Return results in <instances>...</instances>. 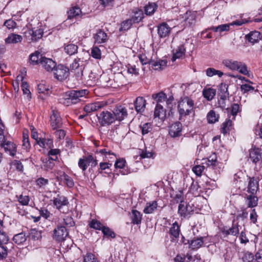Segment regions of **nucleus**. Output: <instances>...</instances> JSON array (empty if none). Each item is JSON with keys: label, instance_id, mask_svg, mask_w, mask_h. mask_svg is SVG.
Returning a JSON list of instances; mask_svg holds the SVG:
<instances>
[{"label": "nucleus", "instance_id": "10", "mask_svg": "<svg viewBox=\"0 0 262 262\" xmlns=\"http://www.w3.org/2000/svg\"><path fill=\"white\" fill-rule=\"evenodd\" d=\"M239 227L238 223H235V220L233 221L232 226L230 228L227 227H224L221 229L222 233L225 236L233 235L237 236L239 234Z\"/></svg>", "mask_w": 262, "mask_h": 262}, {"label": "nucleus", "instance_id": "38", "mask_svg": "<svg viewBox=\"0 0 262 262\" xmlns=\"http://www.w3.org/2000/svg\"><path fill=\"white\" fill-rule=\"evenodd\" d=\"M157 8V5L155 3H149L144 7L145 13L147 15H151L154 14Z\"/></svg>", "mask_w": 262, "mask_h": 262}, {"label": "nucleus", "instance_id": "21", "mask_svg": "<svg viewBox=\"0 0 262 262\" xmlns=\"http://www.w3.org/2000/svg\"><path fill=\"white\" fill-rule=\"evenodd\" d=\"M23 40V37L18 34L10 33L8 37L5 38V41L6 43H17L20 42Z\"/></svg>", "mask_w": 262, "mask_h": 262}, {"label": "nucleus", "instance_id": "2", "mask_svg": "<svg viewBox=\"0 0 262 262\" xmlns=\"http://www.w3.org/2000/svg\"><path fill=\"white\" fill-rule=\"evenodd\" d=\"M88 93V92L86 90L68 91L66 93L67 98L64 99V101L62 103L67 105H69L71 103L76 104L80 100V98L81 97L85 96Z\"/></svg>", "mask_w": 262, "mask_h": 262}, {"label": "nucleus", "instance_id": "54", "mask_svg": "<svg viewBox=\"0 0 262 262\" xmlns=\"http://www.w3.org/2000/svg\"><path fill=\"white\" fill-rule=\"evenodd\" d=\"M205 169V166L203 165H195L192 168L193 172L198 176H201Z\"/></svg>", "mask_w": 262, "mask_h": 262}, {"label": "nucleus", "instance_id": "51", "mask_svg": "<svg viewBox=\"0 0 262 262\" xmlns=\"http://www.w3.org/2000/svg\"><path fill=\"white\" fill-rule=\"evenodd\" d=\"M242 260L243 262H255L253 255L249 252L244 254Z\"/></svg>", "mask_w": 262, "mask_h": 262}, {"label": "nucleus", "instance_id": "18", "mask_svg": "<svg viewBox=\"0 0 262 262\" xmlns=\"http://www.w3.org/2000/svg\"><path fill=\"white\" fill-rule=\"evenodd\" d=\"M169 233L170 235L171 238H172V240H174V238L177 239L179 237L180 234V227L177 222H175L172 224V226L169 228Z\"/></svg>", "mask_w": 262, "mask_h": 262}, {"label": "nucleus", "instance_id": "12", "mask_svg": "<svg viewBox=\"0 0 262 262\" xmlns=\"http://www.w3.org/2000/svg\"><path fill=\"white\" fill-rule=\"evenodd\" d=\"M106 105V103L103 101H98L86 105L84 107V111L87 114L96 111L104 107Z\"/></svg>", "mask_w": 262, "mask_h": 262}, {"label": "nucleus", "instance_id": "25", "mask_svg": "<svg viewBox=\"0 0 262 262\" xmlns=\"http://www.w3.org/2000/svg\"><path fill=\"white\" fill-rule=\"evenodd\" d=\"M245 38L249 42L254 44L260 39V33L258 31H252L246 35Z\"/></svg>", "mask_w": 262, "mask_h": 262}, {"label": "nucleus", "instance_id": "23", "mask_svg": "<svg viewBox=\"0 0 262 262\" xmlns=\"http://www.w3.org/2000/svg\"><path fill=\"white\" fill-rule=\"evenodd\" d=\"M133 13L134 15L130 19L133 21V23H138L144 18V13L141 9L135 8L133 10Z\"/></svg>", "mask_w": 262, "mask_h": 262}, {"label": "nucleus", "instance_id": "53", "mask_svg": "<svg viewBox=\"0 0 262 262\" xmlns=\"http://www.w3.org/2000/svg\"><path fill=\"white\" fill-rule=\"evenodd\" d=\"M89 225L91 228L96 230H102V228L103 227L100 222L95 220H92L89 224Z\"/></svg>", "mask_w": 262, "mask_h": 262}, {"label": "nucleus", "instance_id": "45", "mask_svg": "<svg viewBox=\"0 0 262 262\" xmlns=\"http://www.w3.org/2000/svg\"><path fill=\"white\" fill-rule=\"evenodd\" d=\"M42 57V55L38 52H35L30 55V60L31 62L33 64H36L38 63H40V57Z\"/></svg>", "mask_w": 262, "mask_h": 262}, {"label": "nucleus", "instance_id": "5", "mask_svg": "<svg viewBox=\"0 0 262 262\" xmlns=\"http://www.w3.org/2000/svg\"><path fill=\"white\" fill-rule=\"evenodd\" d=\"M69 233L67 229L63 226H57L53 230V238L57 242H62L65 240Z\"/></svg>", "mask_w": 262, "mask_h": 262}, {"label": "nucleus", "instance_id": "19", "mask_svg": "<svg viewBox=\"0 0 262 262\" xmlns=\"http://www.w3.org/2000/svg\"><path fill=\"white\" fill-rule=\"evenodd\" d=\"M166 110L163 106L161 104H157L154 111L155 118H158L163 121L166 117Z\"/></svg>", "mask_w": 262, "mask_h": 262}, {"label": "nucleus", "instance_id": "29", "mask_svg": "<svg viewBox=\"0 0 262 262\" xmlns=\"http://www.w3.org/2000/svg\"><path fill=\"white\" fill-rule=\"evenodd\" d=\"M130 216L132 222L134 224L138 225L141 223L142 214L139 211L136 210H133L132 213L130 214Z\"/></svg>", "mask_w": 262, "mask_h": 262}, {"label": "nucleus", "instance_id": "49", "mask_svg": "<svg viewBox=\"0 0 262 262\" xmlns=\"http://www.w3.org/2000/svg\"><path fill=\"white\" fill-rule=\"evenodd\" d=\"M91 56L96 59H100L101 53L100 49L97 47H94L91 49Z\"/></svg>", "mask_w": 262, "mask_h": 262}, {"label": "nucleus", "instance_id": "4", "mask_svg": "<svg viewBox=\"0 0 262 262\" xmlns=\"http://www.w3.org/2000/svg\"><path fill=\"white\" fill-rule=\"evenodd\" d=\"M53 73L55 78L60 81L66 80L70 75L69 69L62 64L56 66Z\"/></svg>", "mask_w": 262, "mask_h": 262}, {"label": "nucleus", "instance_id": "47", "mask_svg": "<svg viewBox=\"0 0 262 262\" xmlns=\"http://www.w3.org/2000/svg\"><path fill=\"white\" fill-rule=\"evenodd\" d=\"M188 211V207L187 205H185L184 202H181V203L179 205L178 207V213L181 216H186V213Z\"/></svg>", "mask_w": 262, "mask_h": 262}, {"label": "nucleus", "instance_id": "44", "mask_svg": "<svg viewBox=\"0 0 262 262\" xmlns=\"http://www.w3.org/2000/svg\"><path fill=\"white\" fill-rule=\"evenodd\" d=\"M207 120L209 123H214L218 121L219 115L213 111H210L207 114Z\"/></svg>", "mask_w": 262, "mask_h": 262}, {"label": "nucleus", "instance_id": "17", "mask_svg": "<svg viewBox=\"0 0 262 262\" xmlns=\"http://www.w3.org/2000/svg\"><path fill=\"white\" fill-rule=\"evenodd\" d=\"M146 102L143 97H138L134 101L135 108L138 113H143L145 108Z\"/></svg>", "mask_w": 262, "mask_h": 262}, {"label": "nucleus", "instance_id": "43", "mask_svg": "<svg viewBox=\"0 0 262 262\" xmlns=\"http://www.w3.org/2000/svg\"><path fill=\"white\" fill-rule=\"evenodd\" d=\"M32 36V40L36 41L42 37L43 31L41 29L32 30L29 33Z\"/></svg>", "mask_w": 262, "mask_h": 262}, {"label": "nucleus", "instance_id": "63", "mask_svg": "<svg viewBox=\"0 0 262 262\" xmlns=\"http://www.w3.org/2000/svg\"><path fill=\"white\" fill-rule=\"evenodd\" d=\"M248 213L246 209H243L241 211L238 212L236 216V220H238L240 219L244 220L246 219L248 216Z\"/></svg>", "mask_w": 262, "mask_h": 262}, {"label": "nucleus", "instance_id": "52", "mask_svg": "<svg viewBox=\"0 0 262 262\" xmlns=\"http://www.w3.org/2000/svg\"><path fill=\"white\" fill-rule=\"evenodd\" d=\"M9 241V237L7 234L2 230H0V244H6Z\"/></svg>", "mask_w": 262, "mask_h": 262}, {"label": "nucleus", "instance_id": "50", "mask_svg": "<svg viewBox=\"0 0 262 262\" xmlns=\"http://www.w3.org/2000/svg\"><path fill=\"white\" fill-rule=\"evenodd\" d=\"M236 70L238 71L240 73L245 75H247L249 73L246 65L242 62L239 61V64H238Z\"/></svg>", "mask_w": 262, "mask_h": 262}, {"label": "nucleus", "instance_id": "57", "mask_svg": "<svg viewBox=\"0 0 262 262\" xmlns=\"http://www.w3.org/2000/svg\"><path fill=\"white\" fill-rule=\"evenodd\" d=\"M18 201L22 205H27L30 201V198L28 195H20L18 197Z\"/></svg>", "mask_w": 262, "mask_h": 262}, {"label": "nucleus", "instance_id": "30", "mask_svg": "<svg viewBox=\"0 0 262 262\" xmlns=\"http://www.w3.org/2000/svg\"><path fill=\"white\" fill-rule=\"evenodd\" d=\"M261 158V154L258 149H252L250 151L249 159L253 163L256 164Z\"/></svg>", "mask_w": 262, "mask_h": 262}, {"label": "nucleus", "instance_id": "31", "mask_svg": "<svg viewBox=\"0 0 262 262\" xmlns=\"http://www.w3.org/2000/svg\"><path fill=\"white\" fill-rule=\"evenodd\" d=\"M185 48L184 45H180L176 50V52L173 53L172 57V61H175L177 59L180 58L184 55L185 53Z\"/></svg>", "mask_w": 262, "mask_h": 262}, {"label": "nucleus", "instance_id": "42", "mask_svg": "<svg viewBox=\"0 0 262 262\" xmlns=\"http://www.w3.org/2000/svg\"><path fill=\"white\" fill-rule=\"evenodd\" d=\"M228 113H230L232 116V119H234L237 113L240 111V106L237 103H233L231 105V108L227 109Z\"/></svg>", "mask_w": 262, "mask_h": 262}, {"label": "nucleus", "instance_id": "7", "mask_svg": "<svg viewBox=\"0 0 262 262\" xmlns=\"http://www.w3.org/2000/svg\"><path fill=\"white\" fill-rule=\"evenodd\" d=\"M50 124L53 130L59 128L62 126V119L57 110H53L52 111V114L50 116Z\"/></svg>", "mask_w": 262, "mask_h": 262}, {"label": "nucleus", "instance_id": "36", "mask_svg": "<svg viewBox=\"0 0 262 262\" xmlns=\"http://www.w3.org/2000/svg\"><path fill=\"white\" fill-rule=\"evenodd\" d=\"M152 98L157 102V104H160V103L165 101L167 96L164 92H160L158 93L152 94Z\"/></svg>", "mask_w": 262, "mask_h": 262}, {"label": "nucleus", "instance_id": "9", "mask_svg": "<svg viewBox=\"0 0 262 262\" xmlns=\"http://www.w3.org/2000/svg\"><path fill=\"white\" fill-rule=\"evenodd\" d=\"M113 116L115 120L121 121L126 118L127 116V111L126 108L122 105L116 106L113 111Z\"/></svg>", "mask_w": 262, "mask_h": 262}, {"label": "nucleus", "instance_id": "46", "mask_svg": "<svg viewBox=\"0 0 262 262\" xmlns=\"http://www.w3.org/2000/svg\"><path fill=\"white\" fill-rule=\"evenodd\" d=\"M133 23L130 19H126L121 24V27L119 29L120 31H127L129 29Z\"/></svg>", "mask_w": 262, "mask_h": 262}, {"label": "nucleus", "instance_id": "1", "mask_svg": "<svg viewBox=\"0 0 262 262\" xmlns=\"http://www.w3.org/2000/svg\"><path fill=\"white\" fill-rule=\"evenodd\" d=\"M177 108L179 115V120H185L187 116L194 112V101L187 96L181 98L178 102Z\"/></svg>", "mask_w": 262, "mask_h": 262}, {"label": "nucleus", "instance_id": "15", "mask_svg": "<svg viewBox=\"0 0 262 262\" xmlns=\"http://www.w3.org/2000/svg\"><path fill=\"white\" fill-rule=\"evenodd\" d=\"M91 161H93L94 166L97 165V161L94 159L92 155H89L84 159L80 158L78 161V166L84 171L86 169L88 165Z\"/></svg>", "mask_w": 262, "mask_h": 262}, {"label": "nucleus", "instance_id": "64", "mask_svg": "<svg viewBox=\"0 0 262 262\" xmlns=\"http://www.w3.org/2000/svg\"><path fill=\"white\" fill-rule=\"evenodd\" d=\"M64 223L66 225L72 227L74 225L75 223L73 218L70 216H67L63 219Z\"/></svg>", "mask_w": 262, "mask_h": 262}, {"label": "nucleus", "instance_id": "6", "mask_svg": "<svg viewBox=\"0 0 262 262\" xmlns=\"http://www.w3.org/2000/svg\"><path fill=\"white\" fill-rule=\"evenodd\" d=\"M99 123L102 126L110 125L115 121L113 115L108 111L102 112L98 116Z\"/></svg>", "mask_w": 262, "mask_h": 262}, {"label": "nucleus", "instance_id": "13", "mask_svg": "<svg viewBox=\"0 0 262 262\" xmlns=\"http://www.w3.org/2000/svg\"><path fill=\"white\" fill-rule=\"evenodd\" d=\"M171 28L166 23H162L158 26V34L160 38L169 36Z\"/></svg>", "mask_w": 262, "mask_h": 262}, {"label": "nucleus", "instance_id": "24", "mask_svg": "<svg viewBox=\"0 0 262 262\" xmlns=\"http://www.w3.org/2000/svg\"><path fill=\"white\" fill-rule=\"evenodd\" d=\"M223 65L231 70H236L237 69L239 61L230 59H225L222 61Z\"/></svg>", "mask_w": 262, "mask_h": 262}, {"label": "nucleus", "instance_id": "58", "mask_svg": "<svg viewBox=\"0 0 262 262\" xmlns=\"http://www.w3.org/2000/svg\"><path fill=\"white\" fill-rule=\"evenodd\" d=\"M141 128H142V134L145 135L151 131L152 125L149 123H146L143 125Z\"/></svg>", "mask_w": 262, "mask_h": 262}, {"label": "nucleus", "instance_id": "56", "mask_svg": "<svg viewBox=\"0 0 262 262\" xmlns=\"http://www.w3.org/2000/svg\"><path fill=\"white\" fill-rule=\"evenodd\" d=\"M232 125V121L231 120H228L223 123L222 127L221 128V132L223 134H226L228 130L229 129L230 127Z\"/></svg>", "mask_w": 262, "mask_h": 262}, {"label": "nucleus", "instance_id": "14", "mask_svg": "<svg viewBox=\"0 0 262 262\" xmlns=\"http://www.w3.org/2000/svg\"><path fill=\"white\" fill-rule=\"evenodd\" d=\"M40 64L47 71H53L56 67V63L52 59L45 57H41L40 59Z\"/></svg>", "mask_w": 262, "mask_h": 262}, {"label": "nucleus", "instance_id": "55", "mask_svg": "<svg viewBox=\"0 0 262 262\" xmlns=\"http://www.w3.org/2000/svg\"><path fill=\"white\" fill-rule=\"evenodd\" d=\"M101 231L103 234L107 237H111L112 238H114L115 237V233L108 227L103 226Z\"/></svg>", "mask_w": 262, "mask_h": 262}, {"label": "nucleus", "instance_id": "34", "mask_svg": "<svg viewBox=\"0 0 262 262\" xmlns=\"http://www.w3.org/2000/svg\"><path fill=\"white\" fill-rule=\"evenodd\" d=\"M64 50L68 55L71 56L77 52L78 46L76 45L70 43L64 47Z\"/></svg>", "mask_w": 262, "mask_h": 262}, {"label": "nucleus", "instance_id": "16", "mask_svg": "<svg viewBox=\"0 0 262 262\" xmlns=\"http://www.w3.org/2000/svg\"><path fill=\"white\" fill-rule=\"evenodd\" d=\"M182 125L180 122H177L172 124L169 130V134L172 137H177L181 136Z\"/></svg>", "mask_w": 262, "mask_h": 262}, {"label": "nucleus", "instance_id": "48", "mask_svg": "<svg viewBox=\"0 0 262 262\" xmlns=\"http://www.w3.org/2000/svg\"><path fill=\"white\" fill-rule=\"evenodd\" d=\"M83 262H98V260L93 254L87 253L83 256Z\"/></svg>", "mask_w": 262, "mask_h": 262}, {"label": "nucleus", "instance_id": "3", "mask_svg": "<svg viewBox=\"0 0 262 262\" xmlns=\"http://www.w3.org/2000/svg\"><path fill=\"white\" fill-rule=\"evenodd\" d=\"M139 58L142 64L148 63L151 67L155 70H161L166 66L167 61L166 60H158L155 61L152 59L147 57L145 54H141L139 56Z\"/></svg>", "mask_w": 262, "mask_h": 262}, {"label": "nucleus", "instance_id": "61", "mask_svg": "<svg viewBox=\"0 0 262 262\" xmlns=\"http://www.w3.org/2000/svg\"><path fill=\"white\" fill-rule=\"evenodd\" d=\"M56 131L54 132V134L57 139L61 140L63 139L66 136V132L62 129H55Z\"/></svg>", "mask_w": 262, "mask_h": 262}, {"label": "nucleus", "instance_id": "39", "mask_svg": "<svg viewBox=\"0 0 262 262\" xmlns=\"http://www.w3.org/2000/svg\"><path fill=\"white\" fill-rule=\"evenodd\" d=\"M216 94V91L213 89H208L204 90L203 91V94L204 97L208 100H212L215 96Z\"/></svg>", "mask_w": 262, "mask_h": 262}, {"label": "nucleus", "instance_id": "35", "mask_svg": "<svg viewBox=\"0 0 262 262\" xmlns=\"http://www.w3.org/2000/svg\"><path fill=\"white\" fill-rule=\"evenodd\" d=\"M60 179L69 188H72L74 186V182L73 179L64 172L60 176Z\"/></svg>", "mask_w": 262, "mask_h": 262}, {"label": "nucleus", "instance_id": "59", "mask_svg": "<svg viewBox=\"0 0 262 262\" xmlns=\"http://www.w3.org/2000/svg\"><path fill=\"white\" fill-rule=\"evenodd\" d=\"M97 153H100L105 156V158H108V156H115V154L110 150L106 148L98 149L96 151Z\"/></svg>", "mask_w": 262, "mask_h": 262}, {"label": "nucleus", "instance_id": "20", "mask_svg": "<svg viewBox=\"0 0 262 262\" xmlns=\"http://www.w3.org/2000/svg\"><path fill=\"white\" fill-rule=\"evenodd\" d=\"M2 147L4 148L6 152H9L10 156H14L15 155L16 148L15 145L13 142L7 141Z\"/></svg>", "mask_w": 262, "mask_h": 262}, {"label": "nucleus", "instance_id": "32", "mask_svg": "<svg viewBox=\"0 0 262 262\" xmlns=\"http://www.w3.org/2000/svg\"><path fill=\"white\" fill-rule=\"evenodd\" d=\"M258 198L254 194H251L246 198V203L249 208H253L257 205Z\"/></svg>", "mask_w": 262, "mask_h": 262}, {"label": "nucleus", "instance_id": "33", "mask_svg": "<svg viewBox=\"0 0 262 262\" xmlns=\"http://www.w3.org/2000/svg\"><path fill=\"white\" fill-rule=\"evenodd\" d=\"M205 163L209 168H214V167L217 165L218 163L216 154L213 153L210 155L206 161Z\"/></svg>", "mask_w": 262, "mask_h": 262}, {"label": "nucleus", "instance_id": "28", "mask_svg": "<svg viewBox=\"0 0 262 262\" xmlns=\"http://www.w3.org/2000/svg\"><path fill=\"white\" fill-rule=\"evenodd\" d=\"M228 85L226 83H222L220 85L219 88V95L220 96V98L223 100H224L226 99L227 97H228L229 94L228 91Z\"/></svg>", "mask_w": 262, "mask_h": 262}, {"label": "nucleus", "instance_id": "26", "mask_svg": "<svg viewBox=\"0 0 262 262\" xmlns=\"http://www.w3.org/2000/svg\"><path fill=\"white\" fill-rule=\"evenodd\" d=\"M95 42L102 43L105 42L107 39L106 33L104 31L99 30L94 35Z\"/></svg>", "mask_w": 262, "mask_h": 262}, {"label": "nucleus", "instance_id": "8", "mask_svg": "<svg viewBox=\"0 0 262 262\" xmlns=\"http://www.w3.org/2000/svg\"><path fill=\"white\" fill-rule=\"evenodd\" d=\"M259 176H253L249 178L247 192L252 194H255L259 189Z\"/></svg>", "mask_w": 262, "mask_h": 262}, {"label": "nucleus", "instance_id": "27", "mask_svg": "<svg viewBox=\"0 0 262 262\" xmlns=\"http://www.w3.org/2000/svg\"><path fill=\"white\" fill-rule=\"evenodd\" d=\"M203 238L202 237L194 238L190 241L188 243L189 247L193 250H195L200 248L204 244Z\"/></svg>", "mask_w": 262, "mask_h": 262}, {"label": "nucleus", "instance_id": "62", "mask_svg": "<svg viewBox=\"0 0 262 262\" xmlns=\"http://www.w3.org/2000/svg\"><path fill=\"white\" fill-rule=\"evenodd\" d=\"M241 89L244 93H245L248 92L254 91V88L249 84H244L241 85Z\"/></svg>", "mask_w": 262, "mask_h": 262}, {"label": "nucleus", "instance_id": "60", "mask_svg": "<svg viewBox=\"0 0 262 262\" xmlns=\"http://www.w3.org/2000/svg\"><path fill=\"white\" fill-rule=\"evenodd\" d=\"M4 26L9 29H14L16 26V23L12 19H9L4 22Z\"/></svg>", "mask_w": 262, "mask_h": 262}, {"label": "nucleus", "instance_id": "40", "mask_svg": "<svg viewBox=\"0 0 262 262\" xmlns=\"http://www.w3.org/2000/svg\"><path fill=\"white\" fill-rule=\"evenodd\" d=\"M24 79V77L22 75H18L17 77V81L20 80L21 81V89L23 91L24 94L28 95V96L30 95V92L29 90V85L27 82L23 81Z\"/></svg>", "mask_w": 262, "mask_h": 262}, {"label": "nucleus", "instance_id": "11", "mask_svg": "<svg viewBox=\"0 0 262 262\" xmlns=\"http://www.w3.org/2000/svg\"><path fill=\"white\" fill-rule=\"evenodd\" d=\"M52 201H53L54 206L60 212H62L61 209L67 206L69 203L67 198L60 194H58L56 197L54 198ZM62 212L64 213V211H62Z\"/></svg>", "mask_w": 262, "mask_h": 262}, {"label": "nucleus", "instance_id": "22", "mask_svg": "<svg viewBox=\"0 0 262 262\" xmlns=\"http://www.w3.org/2000/svg\"><path fill=\"white\" fill-rule=\"evenodd\" d=\"M158 208V203L156 201L149 202L146 204L143 209V212L145 214L154 213Z\"/></svg>", "mask_w": 262, "mask_h": 262}, {"label": "nucleus", "instance_id": "41", "mask_svg": "<svg viewBox=\"0 0 262 262\" xmlns=\"http://www.w3.org/2000/svg\"><path fill=\"white\" fill-rule=\"evenodd\" d=\"M27 239L26 235L24 233L21 232L13 236V241L16 244L19 245L24 243Z\"/></svg>", "mask_w": 262, "mask_h": 262}, {"label": "nucleus", "instance_id": "37", "mask_svg": "<svg viewBox=\"0 0 262 262\" xmlns=\"http://www.w3.org/2000/svg\"><path fill=\"white\" fill-rule=\"evenodd\" d=\"M81 13V9L79 7L77 6L73 7L68 11V18L72 19L78 16Z\"/></svg>", "mask_w": 262, "mask_h": 262}]
</instances>
